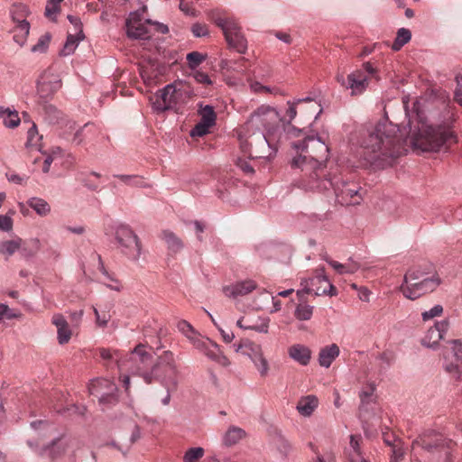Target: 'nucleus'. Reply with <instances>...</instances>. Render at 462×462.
Segmentation results:
<instances>
[{"instance_id": "f257e3e1", "label": "nucleus", "mask_w": 462, "mask_h": 462, "mask_svg": "<svg viewBox=\"0 0 462 462\" xmlns=\"http://www.w3.org/2000/svg\"><path fill=\"white\" fill-rule=\"evenodd\" d=\"M285 133V124L279 113L268 106H261L238 133L240 149L245 156L262 158L274 142Z\"/></svg>"}, {"instance_id": "f03ea898", "label": "nucleus", "mask_w": 462, "mask_h": 462, "mask_svg": "<svg viewBox=\"0 0 462 462\" xmlns=\"http://www.w3.org/2000/svg\"><path fill=\"white\" fill-rule=\"evenodd\" d=\"M406 142L398 125L383 117L362 142L364 160L376 168L391 166L402 154Z\"/></svg>"}, {"instance_id": "7ed1b4c3", "label": "nucleus", "mask_w": 462, "mask_h": 462, "mask_svg": "<svg viewBox=\"0 0 462 462\" xmlns=\"http://www.w3.org/2000/svg\"><path fill=\"white\" fill-rule=\"evenodd\" d=\"M319 105L310 97L297 98L291 102V122L298 114L300 115L306 126L298 127L291 124V148L297 152H307L309 144L318 146L328 157V147L315 135L308 134V127L317 119L321 109L318 111Z\"/></svg>"}, {"instance_id": "20e7f679", "label": "nucleus", "mask_w": 462, "mask_h": 462, "mask_svg": "<svg viewBox=\"0 0 462 462\" xmlns=\"http://www.w3.org/2000/svg\"><path fill=\"white\" fill-rule=\"evenodd\" d=\"M301 287L302 288L296 292L299 303L294 310V317L300 321L310 320L313 315L314 307L305 301L306 294L314 293L316 296L325 294L330 296L336 295V288L323 273L302 281Z\"/></svg>"}, {"instance_id": "39448f33", "label": "nucleus", "mask_w": 462, "mask_h": 462, "mask_svg": "<svg viewBox=\"0 0 462 462\" xmlns=\"http://www.w3.org/2000/svg\"><path fill=\"white\" fill-rule=\"evenodd\" d=\"M311 178H316L317 180L315 182L310 184V188L319 190L332 189L335 193L336 200L341 205H357L360 204L362 200V197L359 194L360 188L356 183L344 181L338 176L319 180L317 171L313 172Z\"/></svg>"}, {"instance_id": "423d86ee", "label": "nucleus", "mask_w": 462, "mask_h": 462, "mask_svg": "<svg viewBox=\"0 0 462 462\" xmlns=\"http://www.w3.org/2000/svg\"><path fill=\"white\" fill-rule=\"evenodd\" d=\"M451 136L452 133L445 126L421 125L410 137V143L422 152H438Z\"/></svg>"}, {"instance_id": "0eeeda50", "label": "nucleus", "mask_w": 462, "mask_h": 462, "mask_svg": "<svg viewBox=\"0 0 462 462\" xmlns=\"http://www.w3.org/2000/svg\"><path fill=\"white\" fill-rule=\"evenodd\" d=\"M208 18L217 26L221 28L228 45L236 49L239 53H245L247 49V42L241 27L236 19L222 10H212L208 13Z\"/></svg>"}, {"instance_id": "6e6552de", "label": "nucleus", "mask_w": 462, "mask_h": 462, "mask_svg": "<svg viewBox=\"0 0 462 462\" xmlns=\"http://www.w3.org/2000/svg\"><path fill=\"white\" fill-rule=\"evenodd\" d=\"M188 97L189 92L185 84L181 81H175L159 90L150 100L152 108L160 113L170 109L177 110L186 102Z\"/></svg>"}, {"instance_id": "1a4fd4ad", "label": "nucleus", "mask_w": 462, "mask_h": 462, "mask_svg": "<svg viewBox=\"0 0 462 462\" xmlns=\"http://www.w3.org/2000/svg\"><path fill=\"white\" fill-rule=\"evenodd\" d=\"M152 356L146 351L143 344H139L128 355L127 358L118 364L119 369L128 370L132 374L141 376L146 383L153 382Z\"/></svg>"}, {"instance_id": "9d476101", "label": "nucleus", "mask_w": 462, "mask_h": 462, "mask_svg": "<svg viewBox=\"0 0 462 462\" xmlns=\"http://www.w3.org/2000/svg\"><path fill=\"white\" fill-rule=\"evenodd\" d=\"M439 284V276L424 277L421 272L411 270L404 275L400 291L405 298L413 300L435 291Z\"/></svg>"}, {"instance_id": "9b49d317", "label": "nucleus", "mask_w": 462, "mask_h": 462, "mask_svg": "<svg viewBox=\"0 0 462 462\" xmlns=\"http://www.w3.org/2000/svg\"><path fill=\"white\" fill-rule=\"evenodd\" d=\"M126 33L133 39H149L153 32L166 33L168 27L162 23L143 19L139 12L132 13L125 23Z\"/></svg>"}, {"instance_id": "f8f14e48", "label": "nucleus", "mask_w": 462, "mask_h": 462, "mask_svg": "<svg viewBox=\"0 0 462 462\" xmlns=\"http://www.w3.org/2000/svg\"><path fill=\"white\" fill-rule=\"evenodd\" d=\"M178 374L174 355L171 351H164L152 365L153 381H162L164 384H171L173 388L177 385Z\"/></svg>"}, {"instance_id": "ddd939ff", "label": "nucleus", "mask_w": 462, "mask_h": 462, "mask_svg": "<svg viewBox=\"0 0 462 462\" xmlns=\"http://www.w3.org/2000/svg\"><path fill=\"white\" fill-rule=\"evenodd\" d=\"M116 239L123 254L137 261L141 255V244L137 236L127 226H120L116 231Z\"/></svg>"}, {"instance_id": "4468645a", "label": "nucleus", "mask_w": 462, "mask_h": 462, "mask_svg": "<svg viewBox=\"0 0 462 462\" xmlns=\"http://www.w3.org/2000/svg\"><path fill=\"white\" fill-rule=\"evenodd\" d=\"M89 393L97 397L100 403L112 404L117 402V386L107 379H96L88 387Z\"/></svg>"}, {"instance_id": "2eb2a0df", "label": "nucleus", "mask_w": 462, "mask_h": 462, "mask_svg": "<svg viewBox=\"0 0 462 462\" xmlns=\"http://www.w3.org/2000/svg\"><path fill=\"white\" fill-rule=\"evenodd\" d=\"M92 128L93 125L90 124H86L83 127L77 128L75 122L66 119V121L60 125L61 131L60 134L68 142L79 145Z\"/></svg>"}, {"instance_id": "dca6fc26", "label": "nucleus", "mask_w": 462, "mask_h": 462, "mask_svg": "<svg viewBox=\"0 0 462 462\" xmlns=\"http://www.w3.org/2000/svg\"><path fill=\"white\" fill-rule=\"evenodd\" d=\"M337 81L346 88L350 89L353 96L362 94L368 86V79L362 70L350 73L346 79L338 76Z\"/></svg>"}, {"instance_id": "f3484780", "label": "nucleus", "mask_w": 462, "mask_h": 462, "mask_svg": "<svg viewBox=\"0 0 462 462\" xmlns=\"http://www.w3.org/2000/svg\"><path fill=\"white\" fill-rule=\"evenodd\" d=\"M61 84L57 76L52 74L50 70L42 73L37 82V93L41 98H48L53 95Z\"/></svg>"}, {"instance_id": "a211bd4d", "label": "nucleus", "mask_w": 462, "mask_h": 462, "mask_svg": "<svg viewBox=\"0 0 462 462\" xmlns=\"http://www.w3.org/2000/svg\"><path fill=\"white\" fill-rule=\"evenodd\" d=\"M449 328V322L448 319H444L436 322L426 333L422 338L421 343L423 346L430 348H435L439 340L444 338V335L447 333Z\"/></svg>"}, {"instance_id": "6ab92c4d", "label": "nucleus", "mask_w": 462, "mask_h": 462, "mask_svg": "<svg viewBox=\"0 0 462 462\" xmlns=\"http://www.w3.org/2000/svg\"><path fill=\"white\" fill-rule=\"evenodd\" d=\"M178 329L189 340V342L199 351L206 344H208V338L201 337L194 328L186 320L178 322Z\"/></svg>"}, {"instance_id": "aec40b11", "label": "nucleus", "mask_w": 462, "mask_h": 462, "mask_svg": "<svg viewBox=\"0 0 462 462\" xmlns=\"http://www.w3.org/2000/svg\"><path fill=\"white\" fill-rule=\"evenodd\" d=\"M256 289L257 285L254 281L245 280L242 282H237L235 284L225 287L224 293L227 297L236 298L239 296H245Z\"/></svg>"}, {"instance_id": "412c9836", "label": "nucleus", "mask_w": 462, "mask_h": 462, "mask_svg": "<svg viewBox=\"0 0 462 462\" xmlns=\"http://www.w3.org/2000/svg\"><path fill=\"white\" fill-rule=\"evenodd\" d=\"M237 326L245 329H252L261 333H266L268 328V319L254 318L251 316H244L240 318Z\"/></svg>"}, {"instance_id": "4be33fe9", "label": "nucleus", "mask_w": 462, "mask_h": 462, "mask_svg": "<svg viewBox=\"0 0 462 462\" xmlns=\"http://www.w3.org/2000/svg\"><path fill=\"white\" fill-rule=\"evenodd\" d=\"M200 351L209 359L224 367H227L231 364L229 359L220 351L218 345L210 339L208 344H206Z\"/></svg>"}, {"instance_id": "5701e85b", "label": "nucleus", "mask_w": 462, "mask_h": 462, "mask_svg": "<svg viewBox=\"0 0 462 462\" xmlns=\"http://www.w3.org/2000/svg\"><path fill=\"white\" fill-rule=\"evenodd\" d=\"M79 442L76 439L69 436H61L60 438L53 439L47 448L51 455H59L65 452L67 449L79 446Z\"/></svg>"}, {"instance_id": "b1692460", "label": "nucleus", "mask_w": 462, "mask_h": 462, "mask_svg": "<svg viewBox=\"0 0 462 462\" xmlns=\"http://www.w3.org/2000/svg\"><path fill=\"white\" fill-rule=\"evenodd\" d=\"M319 406V399L313 394L302 396L297 405L296 410L303 417H310L313 414Z\"/></svg>"}, {"instance_id": "393cba45", "label": "nucleus", "mask_w": 462, "mask_h": 462, "mask_svg": "<svg viewBox=\"0 0 462 462\" xmlns=\"http://www.w3.org/2000/svg\"><path fill=\"white\" fill-rule=\"evenodd\" d=\"M339 354V346L335 343L322 347L319 353V365L328 368Z\"/></svg>"}, {"instance_id": "a878e982", "label": "nucleus", "mask_w": 462, "mask_h": 462, "mask_svg": "<svg viewBox=\"0 0 462 462\" xmlns=\"http://www.w3.org/2000/svg\"><path fill=\"white\" fill-rule=\"evenodd\" d=\"M52 323L56 326L58 330V339L60 344L69 342L71 337V331L69 328V324L61 314H55L52 317Z\"/></svg>"}, {"instance_id": "bb28decb", "label": "nucleus", "mask_w": 462, "mask_h": 462, "mask_svg": "<svg viewBox=\"0 0 462 462\" xmlns=\"http://www.w3.org/2000/svg\"><path fill=\"white\" fill-rule=\"evenodd\" d=\"M291 358L301 365H307L311 358V351L307 346L295 344L291 346Z\"/></svg>"}, {"instance_id": "cd10ccee", "label": "nucleus", "mask_w": 462, "mask_h": 462, "mask_svg": "<svg viewBox=\"0 0 462 462\" xmlns=\"http://www.w3.org/2000/svg\"><path fill=\"white\" fill-rule=\"evenodd\" d=\"M161 237L166 243L168 249L173 254L179 253L184 246L182 240L171 231H162Z\"/></svg>"}, {"instance_id": "c85d7f7f", "label": "nucleus", "mask_w": 462, "mask_h": 462, "mask_svg": "<svg viewBox=\"0 0 462 462\" xmlns=\"http://www.w3.org/2000/svg\"><path fill=\"white\" fill-rule=\"evenodd\" d=\"M27 205L33 209L40 217H46L51 213V205L43 199L32 197L27 200Z\"/></svg>"}, {"instance_id": "c756f323", "label": "nucleus", "mask_w": 462, "mask_h": 462, "mask_svg": "<svg viewBox=\"0 0 462 462\" xmlns=\"http://www.w3.org/2000/svg\"><path fill=\"white\" fill-rule=\"evenodd\" d=\"M46 119L53 125H62L66 121L64 114L52 105L44 106Z\"/></svg>"}, {"instance_id": "7c9ffc66", "label": "nucleus", "mask_w": 462, "mask_h": 462, "mask_svg": "<svg viewBox=\"0 0 462 462\" xmlns=\"http://www.w3.org/2000/svg\"><path fill=\"white\" fill-rule=\"evenodd\" d=\"M29 14L28 7L23 4H15L11 8V16L16 24L28 23L26 17Z\"/></svg>"}, {"instance_id": "2f4dec72", "label": "nucleus", "mask_w": 462, "mask_h": 462, "mask_svg": "<svg viewBox=\"0 0 462 462\" xmlns=\"http://www.w3.org/2000/svg\"><path fill=\"white\" fill-rule=\"evenodd\" d=\"M411 39V32L409 29L400 28L397 31L395 40L392 45V50L394 51H400L406 43Z\"/></svg>"}, {"instance_id": "473e14b6", "label": "nucleus", "mask_w": 462, "mask_h": 462, "mask_svg": "<svg viewBox=\"0 0 462 462\" xmlns=\"http://www.w3.org/2000/svg\"><path fill=\"white\" fill-rule=\"evenodd\" d=\"M22 245V239L17 237L13 240H5L0 243V254L5 256L13 255Z\"/></svg>"}, {"instance_id": "72a5a7b5", "label": "nucleus", "mask_w": 462, "mask_h": 462, "mask_svg": "<svg viewBox=\"0 0 462 462\" xmlns=\"http://www.w3.org/2000/svg\"><path fill=\"white\" fill-rule=\"evenodd\" d=\"M30 24L29 23H23L16 24L14 29V41L19 45L23 46L29 35Z\"/></svg>"}, {"instance_id": "f704fd0d", "label": "nucleus", "mask_w": 462, "mask_h": 462, "mask_svg": "<svg viewBox=\"0 0 462 462\" xmlns=\"http://www.w3.org/2000/svg\"><path fill=\"white\" fill-rule=\"evenodd\" d=\"M84 35H78L75 33H69L68 35L67 41L63 46V49L60 51V55L68 56L74 52L76 50L78 43L79 41L83 40Z\"/></svg>"}, {"instance_id": "c9c22d12", "label": "nucleus", "mask_w": 462, "mask_h": 462, "mask_svg": "<svg viewBox=\"0 0 462 462\" xmlns=\"http://www.w3.org/2000/svg\"><path fill=\"white\" fill-rule=\"evenodd\" d=\"M326 261L339 274L354 273L358 269L357 264L355 263L343 264L331 259H327Z\"/></svg>"}, {"instance_id": "e433bc0d", "label": "nucleus", "mask_w": 462, "mask_h": 462, "mask_svg": "<svg viewBox=\"0 0 462 462\" xmlns=\"http://www.w3.org/2000/svg\"><path fill=\"white\" fill-rule=\"evenodd\" d=\"M245 437V431L238 427H231L226 431L224 441L226 445L231 446L236 444Z\"/></svg>"}, {"instance_id": "4c0bfd02", "label": "nucleus", "mask_w": 462, "mask_h": 462, "mask_svg": "<svg viewBox=\"0 0 462 462\" xmlns=\"http://www.w3.org/2000/svg\"><path fill=\"white\" fill-rule=\"evenodd\" d=\"M200 116V121L208 124L211 127L215 125L217 115L214 108L210 106H200L199 110Z\"/></svg>"}, {"instance_id": "58836bf2", "label": "nucleus", "mask_w": 462, "mask_h": 462, "mask_svg": "<svg viewBox=\"0 0 462 462\" xmlns=\"http://www.w3.org/2000/svg\"><path fill=\"white\" fill-rule=\"evenodd\" d=\"M262 300L260 302L255 301L253 305L254 310H262L265 307V305L269 302H272L274 307V310L277 311L280 310V301L275 300L274 297L269 295L267 292L262 293Z\"/></svg>"}, {"instance_id": "ea45409f", "label": "nucleus", "mask_w": 462, "mask_h": 462, "mask_svg": "<svg viewBox=\"0 0 462 462\" xmlns=\"http://www.w3.org/2000/svg\"><path fill=\"white\" fill-rule=\"evenodd\" d=\"M204 454L205 450L203 448H190L184 453L183 462H198Z\"/></svg>"}, {"instance_id": "a19ab883", "label": "nucleus", "mask_w": 462, "mask_h": 462, "mask_svg": "<svg viewBox=\"0 0 462 462\" xmlns=\"http://www.w3.org/2000/svg\"><path fill=\"white\" fill-rule=\"evenodd\" d=\"M115 178L119 179L121 181L125 183L126 185L134 186V187H143L144 181L142 177L137 175H124L117 174L114 175Z\"/></svg>"}, {"instance_id": "79ce46f5", "label": "nucleus", "mask_w": 462, "mask_h": 462, "mask_svg": "<svg viewBox=\"0 0 462 462\" xmlns=\"http://www.w3.org/2000/svg\"><path fill=\"white\" fill-rule=\"evenodd\" d=\"M51 36L50 33H45L42 35L37 43L34 44L31 51L32 52H39V53H44L48 50L49 44L51 42Z\"/></svg>"}, {"instance_id": "37998d69", "label": "nucleus", "mask_w": 462, "mask_h": 462, "mask_svg": "<svg viewBox=\"0 0 462 462\" xmlns=\"http://www.w3.org/2000/svg\"><path fill=\"white\" fill-rule=\"evenodd\" d=\"M255 367L259 371L262 376H265L268 374L269 365L266 358L263 356V353L261 355L255 356L254 358L252 359Z\"/></svg>"}, {"instance_id": "c03bdc74", "label": "nucleus", "mask_w": 462, "mask_h": 462, "mask_svg": "<svg viewBox=\"0 0 462 462\" xmlns=\"http://www.w3.org/2000/svg\"><path fill=\"white\" fill-rule=\"evenodd\" d=\"M21 120L16 111L8 110L5 114L3 123L6 127L14 128L19 125Z\"/></svg>"}, {"instance_id": "a18cd8bd", "label": "nucleus", "mask_w": 462, "mask_h": 462, "mask_svg": "<svg viewBox=\"0 0 462 462\" xmlns=\"http://www.w3.org/2000/svg\"><path fill=\"white\" fill-rule=\"evenodd\" d=\"M63 0H48L46 7H45V15L52 19L60 12V4Z\"/></svg>"}, {"instance_id": "49530a36", "label": "nucleus", "mask_w": 462, "mask_h": 462, "mask_svg": "<svg viewBox=\"0 0 462 462\" xmlns=\"http://www.w3.org/2000/svg\"><path fill=\"white\" fill-rule=\"evenodd\" d=\"M14 214V210H9L8 214L0 215V231L8 232L13 229L14 221L11 216Z\"/></svg>"}, {"instance_id": "de8ad7c7", "label": "nucleus", "mask_w": 462, "mask_h": 462, "mask_svg": "<svg viewBox=\"0 0 462 462\" xmlns=\"http://www.w3.org/2000/svg\"><path fill=\"white\" fill-rule=\"evenodd\" d=\"M205 60V56L199 51H192L187 54V61L189 68L195 69Z\"/></svg>"}, {"instance_id": "09e8293b", "label": "nucleus", "mask_w": 462, "mask_h": 462, "mask_svg": "<svg viewBox=\"0 0 462 462\" xmlns=\"http://www.w3.org/2000/svg\"><path fill=\"white\" fill-rule=\"evenodd\" d=\"M140 75L145 84L152 85L156 83L155 78L157 75L153 71H152V68L142 67L140 70Z\"/></svg>"}, {"instance_id": "8fccbe9b", "label": "nucleus", "mask_w": 462, "mask_h": 462, "mask_svg": "<svg viewBox=\"0 0 462 462\" xmlns=\"http://www.w3.org/2000/svg\"><path fill=\"white\" fill-rule=\"evenodd\" d=\"M443 312V307L440 304H436L430 310H425L421 313V318L424 321L430 320L435 317H439Z\"/></svg>"}, {"instance_id": "3c124183", "label": "nucleus", "mask_w": 462, "mask_h": 462, "mask_svg": "<svg viewBox=\"0 0 462 462\" xmlns=\"http://www.w3.org/2000/svg\"><path fill=\"white\" fill-rule=\"evenodd\" d=\"M210 128H211L210 125H208L206 123H203V122L199 121L193 127V129L191 130L190 135L193 136V137H195V136H199V137L204 136L205 134L209 133V129Z\"/></svg>"}, {"instance_id": "603ef678", "label": "nucleus", "mask_w": 462, "mask_h": 462, "mask_svg": "<svg viewBox=\"0 0 462 462\" xmlns=\"http://www.w3.org/2000/svg\"><path fill=\"white\" fill-rule=\"evenodd\" d=\"M404 454L405 452L402 446H393V448H392L390 462H401L404 457Z\"/></svg>"}, {"instance_id": "864d4df0", "label": "nucleus", "mask_w": 462, "mask_h": 462, "mask_svg": "<svg viewBox=\"0 0 462 462\" xmlns=\"http://www.w3.org/2000/svg\"><path fill=\"white\" fill-rule=\"evenodd\" d=\"M60 149L57 148L56 150H54L52 152L51 154H48L45 156V159L42 162V170L44 173L49 172L51 164L52 163L56 154L60 153Z\"/></svg>"}, {"instance_id": "5fc2aeb1", "label": "nucleus", "mask_w": 462, "mask_h": 462, "mask_svg": "<svg viewBox=\"0 0 462 462\" xmlns=\"http://www.w3.org/2000/svg\"><path fill=\"white\" fill-rule=\"evenodd\" d=\"M180 9L187 15L197 16V11L193 7V4L185 0H180Z\"/></svg>"}, {"instance_id": "6e6d98bb", "label": "nucleus", "mask_w": 462, "mask_h": 462, "mask_svg": "<svg viewBox=\"0 0 462 462\" xmlns=\"http://www.w3.org/2000/svg\"><path fill=\"white\" fill-rule=\"evenodd\" d=\"M246 353L250 356L251 360L255 357V356L261 355L263 353L262 347L259 345L254 343H248L245 345Z\"/></svg>"}, {"instance_id": "4d7b16f0", "label": "nucleus", "mask_w": 462, "mask_h": 462, "mask_svg": "<svg viewBox=\"0 0 462 462\" xmlns=\"http://www.w3.org/2000/svg\"><path fill=\"white\" fill-rule=\"evenodd\" d=\"M444 368L446 372L450 374L454 378L457 380L460 379L461 372L459 369V366L457 364L450 363V364H445Z\"/></svg>"}, {"instance_id": "13d9d810", "label": "nucleus", "mask_w": 462, "mask_h": 462, "mask_svg": "<svg viewBox=\"0 0 462 462\" xmlns=\"http://www.w3.org/2000/svg\"><path fill=\"white\" fill-rule=\"evenodd\" d=\"M191 31L196 37L206 36L208 33V29L206 24L195 23L192 25Z\"/></svg>"}, {"instance_id": "bf43d9fd", "label": "nucleus", "mask_w": 462, "mask_h": 462, "mask_svg": "<svg viewBox=\"0 0 462 462\" xmlns=\"http://www.w3.org/2000/svg\"><path fill=\"white\" fill-rule=\"evenodd\" d=\"M6 178L7 180L10 181V182H13V183H15V184H19V185H23L26 183V181L28 180L29 177L28 176H25V175H19V174H16V173H7L6 174Z\"/></svg>"}, {"instance_id": "052dcab7", "label": "nucleus", "mask_w": 462, "mask_h": 462, "mask_svg": "<svg viewBox=\"0 0 462 462\" xmlns=\"http://www.w3.org/2000/svg\"><path fill=\"white\" fill-rule=\"evenodd\" d=\"M193 78L198 83L203 84L205 86L211 85V83H212L208 75L202 71H199V70L195 71L193 73Z\"/></svg>"}, {"instance_id": "680f3d73", "label": "nucleus", "mask_w": 462, "mask_h": 462, "mask_svg": "<svg viewBox=\"0 0 462 462\" xmlns=\"http://www.w3.org/2000/svg\"><path fill=\"white\" fill-rule=\"evenodd\" d=\"M68 19L70 22V23L74 26V33L78 35H84L82 30V23L80 19L73 15H69Z\"/></svg>"}, {"instance_id": "e2e57ef3", "label": "nucleus", "mask_w": 462, "mask_h": 462, "mask_svg": "<svg viewBox=\"0 0 462 462\" xmlns=\"http://www.w3.org/2000/svg\"><path fill=\"white\" fill-rule=\"evenodd\" d=\"M451 344L453 345L452 350L454 353V356L457 360L462 358V342L458 339L452 340Z\"/></svg>"}, {"instance_id": "0e129e2a", "label": "nucleus", "mask_w": 462, "mask_h": 462, "mask_svg": "<svg viewBox=\"0 0 462 462\" xmlns=\"http://www.w3.org/2000/svg\"><path fill=\"white\" fill-rule=\"evenodd\" d=\"M360 436H350V449L348 452H360Z\"/></svg>"}, {"instance_id": "69168bd1", "label": "nucleus", "mask_w": 462, "mask_h": 462, "mask_svg": "<svg viewBox=\"0 0 462 462\" xmlns=\"http://www.w3.org/2000/svg\"><path fill=\"white\" fill-rule=\"evenodd\" d=\"M348 457L350 462H367L360 452H348Z\"/></svg>"}, {"instance_id": "338daca9", "label": "nucleus", "mask_w": 462, "mask_h": 462, "mask_svg": "<svg viewBox=\"0 0 462 462\" xmlns=\"http://www.w3.org/2000/svg\"><path fill=\"white\" fill-rule=\"evenodd\" d=\"M307 160V155H300L298 157H294L292 161H291V167L300 168L302 163H304Z\"/></svg>"}, {"instance_id": "774afa93", "label": "nucleus", "mask_w": 462, "mask_h": 462, "mask_svg": "<svg viewBox=\"0 0 462 462\" xmlns=\"http://www.w3.org/2000/svg\"><path fill=\"white\" fill-rule=\"evenodd\" d=\"M455 99L462 106V78L457 80V88L455 92Z\"/></svg>"}]
</instances>
